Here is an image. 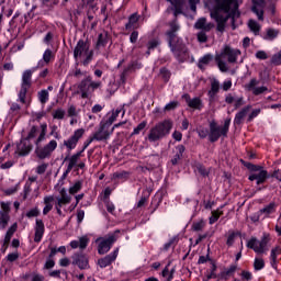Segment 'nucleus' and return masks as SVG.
Wrapping results in <instances>:
<instances>
[{
    "mask_svg": "<svg viewBox=\"0 0 281 281\" xmlns=\"http://www.w3.org/2000/svg\"><path fill=\"white\" fill-rule=\"evenodd\" d=\"M30 278H31V281H45V277L38 273H32Z\"/></svg>",
    "mask_w": 281,
    "mask_h": 281,
    "instance_id": "obj_64",
    "label": "nucleus"
},
{
    "mask_svg": "<svg viewBox=\"0 0 281 281\" xmlns=\"http://www.w3.org/2000/svg\"><path fill=\"white\" fill-rule=\"evenodd\" d=\"M220 89H221V83L218 82V80L214 79L211 82V90L209 91V95L211 98H214V95H216V93H218Z\"/></svg>",
    "mask_w": 281,
    "mask_h": 281,
    "instance_id": "obj_38",
    "label": "nucleus"
},
{
    "mask_svg": "<svg viewBox=\"0 0 281 281\" xmlns=\"http://www.w3.org/2000/svg\"><path fill=\"white\" fill-rule=\"evenodd\" d=\"M32 85V70H25L22 75V85L19 92V100L22 104H25V95H27V89Z\"/></svg>",
    "mask_w": 281,
    "mask_h": 281,
    "instance_id": "obj_11",
    "label": "nucleus"
},
{
    "mask_svg": "<svg viewBox=\"0 0 281 281\" xmlns=\"http://www.w3.org/2000/svg\"><path fill=\"white\" fill-rule=\"evenodd\" d=\"M54 195H46L44 196V209H43V214L44 216H47L49 214L50 210H54Z\"/></svg>",
    "mask_w": 281,
    "mask_h": 281,
    "instance_id": "obj_29",
    "label": "nucleus"
},
{
    "mask_svg": "<svg viewBox=\"0 0 281 281\" xmlns=\"http://www.w3.org/2000/svg\"><path fill=\"white\" fill-rule=\"evenodd\" d=\"M136 69H142V64L137 61H132L121 74V82L124 85V82H126V76H128L131 71H135Z\"/></svg>",
    "mask_w": 281,
    "mask_h": 281,
    "instance_id": "obj_22",
    "label": "nucleus"
},
{
    "mask_svg": "<svg viewBox=\"0 0 281 281\" xmlns=\"http://www.w3.org/2000/svg\"><path fill=\"white\" fill-rule=\"evenodd\" d=\"M243 53L238 48H233L229 45L224 46L221 54L215 56V61L217 64V67L220 71L223 74L229 71V66L223 58H227V61L231 64L238 63V56H240Z\"/></svg>",
    "mask_w": 281,
    "mask_h": 281,
    "instance_id": "obj_3",
    "label": "nucleus"
},
{
    "mask_svg": "<svg viewBox=\"0 0 281 281\" xmlns=\"http://www.w3.org/2000/svg\"><path fill=\"white\" fill-rule=\"evenodd\" d=\"M169 31H167L169 47L177 60L183 63V60H188V48L184 46L183 41L177 37V32L180 30L179 23L173 21L169 24Z\"/></svg>",
    "mask_w": 281,
    "mask_h": 281,
    "instance_id": "obj_2",
    "label": "nucleus"
},
{
    "mask_svg": "<svg viewBox=\"0 0 281 281\" xmlns=\"http://www.w3.org/2000/svg\"><path fill=\"white\" fill-rule=\"evenodd\" d=\"M77 88V93H79L83 100H87V98L93 95V92L97 91V89H102V81H93V78L88 76L80 81Z\"/></svg>",
    "mask_w": 281,
    "mask_h": 281,
    "instance_id": "obj_5",
    "label": "nucleus"
},
{
    "mask_svg": "<svg viewBox=\"0 0 281 281\" xmlns=\"http://www.w3.org/2000/svg\"><path fill=\"white\" fill-rule=\"evenodd\" d=\"M41 214V211H38V207L31 209L29 212H26L27 218H34Z\"/></svg>",
    "mask_w": 281,
    "mask_h": 281,
    "instance_id": "obj_52",
    "label": "nucleus"
},
{
    "mask_svg": "<svg viewBox=\"0 0 281 281\" xmlns=\"http://www.w3.org/2000/svg\"><path fill=\"white\" fill-rule=\"evenodd\" d=\"M88 245H89V238H87V236L80 237L79 239L80 249H87Z\"/></svg>",
    "mask_w": 281,
    "mask_h": 281,
    "instance_id": "obj_58",
    "label": "nucleus"
},
{
    "mask_svg": "<svg viewBox=\"0 0 281 281\" xmlns=\"http://www.w3.org/2000/svg\"><path fill=\"white\" fill-rule=\"evenodd\" d=\"M205 220H198L196 222H193L192 229L193 232H203L205 229Z\"/></svg>",
    "mask_w": 281,
    "mask_h": 281,
    "instance_id": "obj_40",
    "label": "nucleus"
},
{
    "mask_svg": "<svg viewBox=\"0 0 281 281\" xmlns=\"http://www.w3.org/2000/svg\"><path fill=\"white\" fill-rule=\"evenodd\" d=\"M215 8L211 11V18L217 23V32H225V24L228 19H238L240 13L238 12L237 0H214Z\"/></svg>",
    "mask_w": 281,
    "mask_h": 281,
    "instance_id": "obj_1",
    "label": "nucleus"
},
{
    "mask_svg": "<svg viewBox=\"0 0 281 281\" xmlns=\"http://www.w3.org/2000/svg\"><path fill=\"white\" fill-rule=\"evenodd\" d=\"M212 55L207 54L204 55L202 58H200L199 63H198V67L199 69H205V67H207L209 63H212Z\"/></svg>",
    "mask_w": 281,
    "mask_h": 281,
    "instance_id": "obj_37",
    "label": "nucleus"
},
{
    "mask_svg": "<svg viewBox=\"0 0 281 281\" xmlns=\"http://www.w3.org/2000/svg\"><path fill=\"white\" fill-rule=\"evenodd\" d=\"M248 27L250 31L254 32V34L256 36H258V34H260V24L258 22H256V20H249Z\"/></svg>",
    "mask_w": 281,
    "mask_h": 281,
    "instance_id": "obj_39",
    "label": "nucleus"
},
{
    "mask_svg": "<svg viewBox=\"0 0 281 281\" xmlns=\"http://www.w3.org/2000/svg\"><path fill=\"white\" fill-rule=\"evenodd\" d=\"M223 206H221L220 209L212 211V216L209 218V223L210 225H214V223H216V221H218V218H221V216H223Z\"/></svg>",
    "mask_w": 281,
    "mask_h": 281,
    "instance_id": "obj_36",
    "label": "nucleus"
},
{
    "mask_svg": "<svg viewBox=\"0 0 281 281\" xmlns=\"http://www.w3.org/2000/svg\"><path fill=\"white\" fill-rule=\"evenodd\" d=\"M226 104H234L235 109H240L245 104V98L238 97L236 93H228L225 98Z\"/></svg>",
    "mask_w": 281,
    "mask_h": 281,
    "instance_id": "obj_19",
    "label": "nucleus"
},
{
    "mask_svg": "<svg viewBox=\"0 0 281 281\" xmlns=\"http://www.w3.org/2000/svg\"><path fill=\"white\" fill-rule=\"evenodd\" d=\"M205 32H209V31H201L198 33V41L200 43H206L207 42V34H205Z\"/></svg>",
    "mask_w": 281,
    "mask_h": 281,
    "instance_id": "obj_59",
    "label": "nucleus"
},
{
    "mask_svg": "<svg viewBox=\"0 0 281 281\" xmlns=\"http://www.w3.org/2000/svg\"><path fill=\"white\" fill-rule=\"evenodd\" d=\"M236 236L237 234L236 233H229L228 237H227V240H226V245L228 247H232V245H234L235 240H236Z\"/></svg>",
    "mask_w": 281,
    "mask_h": 281,
    "instance_id": "obj_57",
    "label": "nucleus"
},
{
    "mask_svg": "<svg viewBox=\"0 0 281 281\" xmlns=\"http://www.w3.org/2000/svg\"><path fill=\"white\" fill-rule=\"evenodd\" d=\"M0 205V229L3 231L10 223V203L1 202Z\"/></svg>",
    "mask_w": 281,
    "mask_h": 281,
    "instance_id": "obj_13",
    "label": "nucleus"
},
{
    "mask_svg": "<svg viewBox=\"0 0 281 281\" xmlns=\"http://www.w3.org/2000/svg\"><path fill=\"white\" fill-rule=\"evenodd\" d=\"M54 58L52 49H46L43 54V59L38 61L37 67H45V65H49V61Z\"/></svg>",
    "mask_w": 281,
    "mask_h": 281,
    "instance_id": "obj_32",
    "label": "nucleus"
},
{
    "mask_svg": "<svg viewBox=\"0 0 281 281\" xmlns=\"http://www.w3.org/2000/svg\"><path fill=\"white\" fill-rule=\"evenodd\" d=\"M251 109V105L245 106L241 111H239L234 119V124H243V121L245 117H247V114L249 113Z\"/></svg>",
    "mask_w": 281,
    "mask_h": 281,
    "instance_id": "obj_31",
    "label": "nucleus"
},
{
    "mask_svg": "<svg viewBox=\"0 0 281 281\" xmlns=\"http://www.w3.org/2000/svg\"><path fill=\"white\" fill-rule=\"evenodd\" d=\"M117 234H120V231L108 235V237H100L97 239V243H99L98 252L101 256H104V254H109V251H111L113 243L117 240Z\"/></svg>",
    "mask_w": 281,
    "mask_h": 281,
    "instance_id": "obj_7",
    "label": "nucleus"
},
{
    "mask_svg": "<svg viewBox=\"0 0 281 281\" xmlns=\"http://www.w3.org/2000/svg\"><path fill=\"white\" fill-rule=\"evenodd\" d=\"M56 148H58V142L52 139L50 142H48V144H46L43 147L37 146L35 149V154L37 155L38 159H47L52 157V153H54Z\"/></svg>",
    "mask_w": 281,
    "mask_h": 281,
    "instance_id": "obj_10",
    "label": "nucleus"
},
{
    "mask_svg": "<svg viewBox=\"0 0 281 281\" xmlns=\"http://www.w3.org/2000/svg\"><path fill=\"white\" fill-rule=\"evenodd\" d=\"M67 113L69 117H76V115H78V110H76V105H69Z\"/></svg>",
    "mask_w": 281,
    "mask_h": 281,
    "instance_id": "obj_62",
    "label": "nucleus"
},
{
    "mask_svg": "<svg viewBox=\"0 0 281 281\" xmlns=\"http://www.w3.org/2000/svg\"><path fill=\"white\" fill-rule=\"evenodd\" d=\"M109 44V34L106 32L100 33L95 44V49L102 52L104 47Z\"/></svg>",
    "mask_w": 281,
    "mask_h": 281,
    "instance_id": "obj_25",
    "label": "nucleus"
},
{
    "mask_svg": "<svg viewBox=\"0 0 281 281\" xmlns=\"http://www.w3.org/2000/svg\"><path fill=\"white\" fill-rule=\"evenodd\" d=\"M74 265H77L79 269H87L89 267V259L85 256H77L74 260Z\"/></svg>",
    "mask_w": 281,
    "mask_h": 281,
    "instance_id": "obj_34",
    "label": "nucleus"
},
{
    "mask_svg": "<svg viewBox=\"0 0 281 281\" xmlns=\"http://www.w3.org/2000/svg\"><path fill=\"white\" fill-rule=\"evenodd\" d=\"M111 135H113V128L101 121L98 131L90 137V142H106Z\"/></svg>",
    "mask_w": 281,
    "mask_h": 281,
    "instance_id": "obj_8",
    "label": "nucleus"
},
{
    "mask_svg": "<svg viewBox=\"0 0 281 281\" xmlns=\"http://www.w3.org/2000/svg\"><path fill=\"white\" fill-rule=\"evenodd\" d=\"M131 173L128 171H121L113 173V179H128Z\"/></svg>",
    "mask_w": 281,
    "mask_h": 281,
    "instance_id": "obj_51",
    "label": "nucleus"
},
{
    "mask_svg": "<svg viewBox=\"0 0 281 281\" xmlns=\"http://www.w3.org/2000/svg\"><path fill=\"white\" fill-rule=\"evenodd\" d=\"M195 30H202L204 32H210L212 27H214V24L207 23V20L205 18L199 19L194 24Z\"/></svg>",
    "mask_w": 281,
    "mask_h": 281,
    "instance_id": "obj_28",
    "label": "nucleus"
},
{
    "mask_svg": "<svg viewBox=\"0 0 281 281\" xmlns=\"http://www.w3.org/2000/svg\"><path fill=\"white\" fill-rule=\"evenodd\" d=\"M32 150V145L27 143V139L21 140V144L18 145V153L21 156L30 155Z\"/></svg>",
    "mask_w": 281,
    "mask_h": 281,
    "instance_id": "obj_30",
    "label": "nucleus"
},
{
    "mask_svg": "<svg viewBox=\"0 0 281 281\" xmlns=\"http://www.w3.org/2000/svg\"><path fill=\"white\" fill-rule=\"evenodd\" d=\"M182 98L187 102L188 106H190V109L201 110V108L203 106L200 98L191 99L189 94H183Z\"/></svg>",
    "mask_w": 281,
    "mask_h": 281,
    "instance_id": "obj_24",
    "label": "nucleus"
},
{
    "mask_svg": "<svg viewBox=\"0 0 281 281\" xmlns=\"http://www.w3.org/2000/svg\"><path fill=\"white\" fill-rule=\"evenodd\" d=\"M281 254V247L276 246L274 248L271 249L270 251V265L272 269H278V257Z\"/></svg>",
    "mask_w": 281,
    "mask_h": 281,
    "instance_id": "obj_27",
    "label": "nucleus"
},
{
    "mask_svg": "<svg viewBox=\"0 0 281 281\" xmlns=\"http://www.w3.org/2000/svg\"><path fill=\"white\" fill-rule=\"evenodd\" d=\"M10 147H11L10 145H5V147L3 148L4 156L0 157L1 170H8L14 166V161L12 160L5 161V159H10V154L8 153V150H10Z\"/></svg>",
    "mask_w": 281,
    "mask_h": 281,
    "instance_id": "obj_18",
    "label": "nucleus"
},
{
    "mask_svg": "<svg viewBox=\"0 0 281 281\" xmlns=\"http://www.w3.org/2000/svg\"><path fill=\"white\" fill-rule=\"evenodd\" d=\"M45 135H47V124L43 123L41 125V134L35 142L36 146H38L41 142L45 140Z\"/></svg>",
    "mask_w": 281,
    "mask_h": 281,
    "instance_id": "obj_41",
    "label": "nucleus"
},
{
    "mask_svg": "<svg viewBox=\"0 0 281 281\" xmlns=\"http://www.w3.org/2000/svg\"><path fill=\"white\" fill-rule=\"evenodd\" d=\"M80 157H82V151H79L72 155L70 158H68L66 175H69V172H71V170H74V168L78 166V161H80Z\"/></svg>",
    "mask_w": 281,
    "mask_h": 281,
    "instance_id": "obj_23",
    "label": "nucleus"
},
{
    "mask_svg": "<svg viewBox=\"0 0 281 281\" xmlns=\"http://www.w3.org/2000/svg\"><path fill=\"white\" fill-rule=\"evenodd\" d=\"M254 269H255V271H261V269H265V259L263 258H255Z\"/></svg>",
    "mask_w": 281,
    "mask_h": 281,
    "instance_id": "obj_43",
    "label": "nucleus"
},
{
    "mask_svg": "<svg viewBox=\"0 0 281 281\" xmlns=\"http://www.w3.org/2000/svg\"><path fill=\"white\" fill-rule=\"evenodd\" d=\"M260 85V81L256 78H252L245 88L247 91H251L252 95H262V93H267L269 91V88L266 86L258 87Z\"/></svg>",
    "mask_w": 281,
    "mask_h": 281,
    "instance_id": "obj_14",
    "label": "nucleus"
},
{
    "mask_svg": "<svg viewBox=\"0 0 281 281\" xmlns=\"http://www.w3.org/2000/svg\"><path fill=\"white\" fill-rule=\"evenodd\" d=\"M120 113H122V109L113 110L111 115L108 117V120L102 121V122L111 127V126H113V122H115L117 120V117H120Z\"/></svg>",
    "mask_w": 281,
    "mask_h": 281,
    "instance_id": "obj_35",
    "label": "nucleus"
},
{
    "mask_svg": "<svg viewBox=\"0 0 281 281\" xmlns=\"http://www.w3.org/2000/svg\"><path fill=\"white\" fill-rule=\"evenodd\" d=\"M146 128V121H143L139 123L133 131V135H139L140 131H144Z\"/></svg>",
    "mask_w": 281,
    "mask_h": 281,
    "instance_id": "obj_53",
    "label": "nucleus"
},
{
    "mask_svg": "<svg viewBox=\"0 0 281 281\" xmlns=\"http://www.w3.org/2000/svg\"><path fill=\"white\" fill-rule=\"evenodd\" d=\"M139 16L134 13L130 16L128 23L125 24L126 30H137L138 26Z\"/></svg>",
    "mask_w": 281,
    "mask_h": 281,
    "instance_id": "obj_33",
    "label": "nucleus"
},
{
    "mask_svg": "<svg viewBox=\"0 0 281 281\" xmlns=\"http://www.w3.org/2000/svg\"><path fill=\"white\" fill-rule=\"evenodd\" d=\"M255 57H256L258 60H267V58H269V55H268L267 52H265V50H258V52L255 54Z\"/></svg>",
    "mask_w": 281,
    "mask_h": 281,
    "instance_id": "obj_54",
    "label": "nucleus"
},
{
    "mask_svg": "<svg viewBox=\"0 0 281 281\" xmlns=\"http://www.w3.org/2000/svg\"><path fill=\"white\" fill-rule=\"evenodd\" d=\"M271 63L273 65H281V52L272 56Z\"/></svg>",
    "mask_w": 281,
    "mask_h": 281,
    "instance_id": "obj_63",
    "label": "nucleus"
},
{
    "mask_svg": "<svg viewBox=\"0 0 281 281\" xmlns=\"http://www.w3.org/2000/svg\"><path fill=\"white\" fill-rule=\"evenodd\" d=\"M248 249H252L255 254H267L269 247H271V235L263 233L261 239L251 237L247 243Z\"/></svg>",
    "mask_w": 281,
    "mask_h": 281,
    "instance_id": "obj_6",
    "label": "nucleus"
},
{
    "mask_svg": "<svg viewBox=\"0 0 281 281\" xmlns=\"http://www.w3.org/2000/svg\"><path fill=\"white\" fill-rule=\"evenodd\" d=\"M18 224L14 223L8 231H7V236L11 237L14 236V234L16 233V229H18Z\"/></svg>",
    "mask_w": 281,
    "mask_h": 281,
    "instance_id": "obj_61",
    "label": "nucleus"
},
{
    "mask_svg": "<svg viewBox=\"0 0 281 281\" xmlns=\"http://www.w3.org/2000/svg\"><path fill=\"white\" fill-rule=\"evenodd\" d=\"M249 170H251V173L249 176V181H257V186H260V183H265L267 181V170L262 168L261 166L256 165H249Z\"/></svg>",
    "mask_w": 281,
    "mask_h": 281,
    "instance_id": "obj_9",
    "label": "nucleus"
},
{
    "mask_svg": "<svg viewBox=\"0 0 281 281\" xmlns=\"http://www.w3.org/2000/svg\"><path fill=\"white\" fill-rule=\"evenodd\" d=\"M221 137H223V130L216 124V122H211L209 132L210 142H218V138Z\"/></svg>",
    "mask_w": 281,
    "mask_h": 281,
    "instance_id": "obj_16",
    "label": "nucleus"
},
{
    "mask_svg": "<svg viewBox=\"0 0 281 281\" xmlns=\"http://www.w3.org/2000/svg\"><path fill=\"white\" fill-rule=\"evenodd\" d=\"M48 166L49 165H47V164H42V165H40V166H37V168H36V173L37 175H45V172L47 171V168H48Z\"/></svg>",
    "mask_w": 281,
    "mask_h": 281,
    "instance_id": "obj_56",
    "label": "nucleus"
},
{
    "mask_svg": "<svg viewBox=\"0 0 281 281\" xmlns=\"http://www.w3.org/2000/svg\"><path fill=\"white\" fill-rule=\"evenodd\" d=\"M229 124H232V119H226L224 125L221 127L223 137H227V133H229Z\"/></svg>",
    "mask_w": 281,
    "mask_h": 281,
    "instance_id": "obj_48",
    "label": "nucleus"
},
{
    "mask_svg": "<svg viewBox=\"0 0 281 281\" xmlns=\"http://www.w3.org/2000/svg\"><path fill=\"white\" fill-rule=\"evenodd\" d=\"M82 189L81 182H76L72 187L69 188V194H77Z\"/></svg>",
    "mask_w": 281,
    "mask_h": 281,
    "instance_id": "obj_50",
    "label": "nucleus"
},
{
    "mask_svg": "<svg viewBox=\"0 0 281 281\" xmlns=\"http://www.w3.org/2000/svg\"><path fill=\"white\" fill-rule=\"evenodd\" d=\"M56 203L59 205H69L71 203V195L67 194V189L63 188L59 191V196L56 198Z\"/></svg>",
    "mask_w": 281,
    "mask_h": 281,
    "instance_id": "obj_26",
    "label": "nucleus"
},
{
    "mask_svg": "<svg viewBox=\"0 0 281 281\" xmlns=\"http://www.w3.org/2000/svg\"><path fill=\"white\" fill-rule=\"evenodd\" d=\"M265 38L266 41H273V38H278V31L273 29L268 30Z\"/></svg>",
    "mask_w": 281,
    "mask_h": 281,
    "instance_id": "obj_47",
    "label": "nucleus"
},
{
    "mask_svg": "<svg viewBox=\"0 0 281 281\" xmlns=\"http://www.w3.org/2000/svg\"><path fill=\"white\" fill-rule=\"evenodd\" d=\"M83 135H85V128L76 130L68 139L64 140V146H66L68 150H74V148L78 146V142L82 139Z\"/></svg>",
    "mask_w": 281,
    "mask_h": 281,
    "instance_id": "obj_12",
    "label": "nucleus"
},
{
    "mask_svg": "<svg viewBox=\"0 0 281 281\" xmlns=\"http://www.w3.org/2000/svg\"><path fill=\"white\" fill-rule=\"evenodd\" d=\"M117 254H120V248H116L113 252L110 255H106L105 257L98 260V265L101 269H106V267H110L111 263L115 262L117 259Z\"/></svg>",
    "mask_w": 281,
    "mask_h": 281,
    "instance_id": "obj_15",
    "label": "nucleus"
},
{
    "mask_svg": "<svg viewBox=\"0 0 281 281\" xmlns=\"http://www.w3.org/2000/svg\"><path fill=\"white\" fill-rule=\"evenodd\" d=\"M54 120H65V110L57 109L53 112Z\"/></svg>",
    "mask_w": 281,
    "mask_h": 281,
    "instance_id": "obj_49",
    "label": "nucleus"
},
{
    "mask_svg": "<svg viewBox=\"0 0 281 281\" xmlns=\"http://www.w3.org/2000/svg\"><path fill=\"white\" fill-rule=\"evenodd\" d=\"M159 43H160L159 40H151L148 42V44H147V49H148L147 55L148 56H150V50L159 47Z\"/></svg>",
    "mask_w": 281,
    "mask_h": 281,
    "instance_id": "obj_46",
    "label": "nucleus"
},
{
    "mask_svg": "<svg viewBox=\"0 0 281 281\" xmlns=\"http://www.w3.org/2000/svg\"><path fill=\"white\" fill-rule=\"evenodd\" d=\"M261 214H273L276 212V204L271 202L267 206L260 210Z\"/></svg>",
    "mask_w": 281,
    "mask_h": 281,
    "instance_id": "obj_45",
    "label": "nucleus"
},
{
    "mask_svg": "<svg viewBox=\"0 0 281 281\" xmlns=\"http://www.w3.org/2000/svg\"><path fill=\"white\" fill-rule=\"evenodd\" d=\"M172 121L165 120L157 123L154 127L149 130V133L146 137L151 144L155 142H161L164 137H168L170 135V131H172Z\"/></svg>",
    "mask_w": 281,
    "mask_h": 281,
    "instance_id": "obj_4",
    "label": "nucleus"
},
{
    "mask_svg": "<svg viewBox=\"0 0 281 281\" xmlns=\"http://www.w3.org/2000/svg\"><path fill=\"white\" fill-rule=\"evenodd\" d=\"M88 55H89V44H87L82 40H79L74 50L75 58H82V56H88Z\"/></svg>",
    "mask_w": 281,
    "mask_h": 281,
    "instance_id": "obj_17",
    "label": "nucleus"
},
{
    "mask_svg": "<svg viewBox=\"0 0 281 281\" xmlns=\"http://www.w3.org/2000/svg\"><path fill=\"white\" fill-rule=\"evenodd\" d=\"M38 100H40L41 104H47V102L49 100V91L41 90L38 92Z\"/></svg>",
    "mask_w": 281,
    "mask_h": 281,
    "instance_id": "obj_42",
    "label": "nucleus"
},
{
    "mask_svg": "<svg viewBox=\"0 0 281 281\" xmlns=\"http://www.w3.org/2000/svg\"><path fill=\"white\" fill-rule=\"evenodd\" d=\"M265 2L262 0L258 1H254V5H252V12L257 15V19L259 21H265Z\"/></svg>",
    "mask_w": 281,
    "mask_h": 281,
    "instance_id": "obj_21",
    "label": "nucleus"
},
{
    "mask_svg": "<svg viewBox=\"0 0 281 281\" xmlns=\"http://www.w3.org/2000/svg\"><path fill=\"white\" fill-rule=\"evenodd\" d=\"M233 273H236V266H231L228 269H225L222 272V278H224V280H227Z\"/></svg>",
    "mask_w": 281,
    "mask_h": 281,
    "instance_id": "obj_44",
    "label": "nucleus"
},
{
    "mask_svg": "<svg viewBox=\"0 0 281 281\" xmlns=\"http://www.w3.org/2000/svg\"><path fill=\"white\" fill-rule=\"evenodd\" d=\"M179 106V102L171 101L165 105V111H175Z\"/></svg>",
    "mask_w": 281,
    "mask_h": 281,
    "instance_id": "obj_55",
    "label": "nucleus"
},
{
    "mask_svg": "<svg viewBox=\"0 0 281 281\" xmlns=\"http://www.w3.org/2000/svg\"><path fill=\"white\" fill-rule=\"evenodd\" d=\"M198 135L202 139H205V137H207V136L210 137V131L207 128H199L198 130Z\"/></svg>",
    "mask_w": 281,
    "mask_h": 281,
    "instance_id": "obj_60",
    "label": "nucleus"
},
{
    "mask_svg": "<svg viewBox=\"0 0 281 281\" xmlns=\"http://www.w3.org/2000/svg\"><path fill=\"white\" fill-rule=\"evenodd\" d=\"M34 229V243H41V240H43V236L45 235V224L43 223V220L35 221Z\"/></svg>",
    "mask_w": 281,
    "mask_h": 281,
    "instance_id": "obj_20",
    "label": "nucleus"
}]
</instances>
